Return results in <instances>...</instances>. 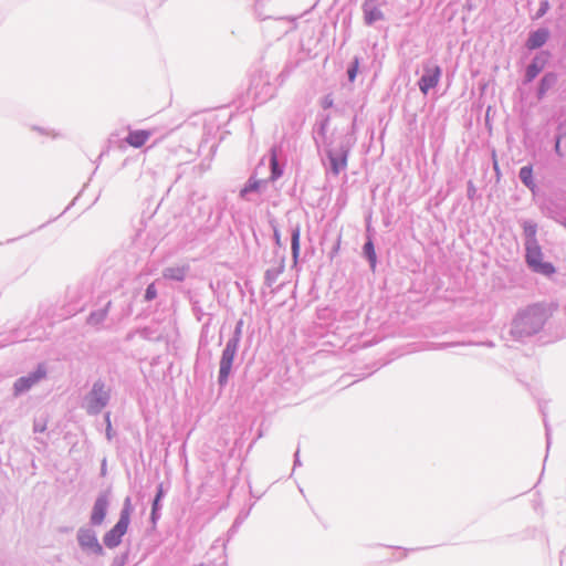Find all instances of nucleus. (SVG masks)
Masks as SVG:
<instances>
[{"label":"nucleus","instance_id":"obj_1","mask_svg":"<svg viewBox=\"0 0 566 566\" xmlns=\"http://www.w3.org/2000/svg\"><path fill=\"white\" fill-rule=\"evenodd\" d=\"M329 118H323L314 130V139L317 146L323 145L328 160V171L338 176L347 167L348 154L355 144V137L347 128H335L327 134Z\"/></svg>","mask_w":566,"mask_h":566},{"label":"nucleus","instance_id":"obj_2","mask_svg":"<svg viewBox=\"0 0 566 566\" xmlns=\"http://www.w3.org/2000/svg\"><path fill=\"white\" fill-rule=\"evenodd\" d=\"M547 319L546 310L541 305H532L517 313L511 326L510 334L516 340H524L537 334Z\"/></svg>","mask_w":566,"mask_h":566},{"label":"nucleus","instance_id":"obj_3","mask_svg":"<svg viewBox=\"0 0 566 566\" xmlns=\"http://www.w3.org/2000/svg\"><path fill=\"white\" fill-rule=\"evenodd\" d=\"M111 389L102 380H96L83 399L82 408L91 415H98L109 402Z\"/></svg>","mask_w":566,"mask_h":566},{"label":"nucleus","instance_id":"obj_4","mask_svg":"<svg viewBox=\"0 0 566 566\" xmlns=\"http://www.w3.org/2000/svg\"><path fill=\"white\" fill-rule=\"evenodd\" d=\"M132 512L133 505L130 497H126L117 523L103 537L106 547L115 548L122 543V537L128 530Z\"/></svg>","mask_w":566,"mask_h":566},{"label":"nucleus","instance_id":"obj_5","mask_svg":"<svg viewBox=\"0 0 566 566\" xmlns=\"http://www.w3.org/2000/svg\"><path fill=\"white\" fill-rule=\"evenodd\" d=\"M543 256L539 243L525 247V260L528 268L533 272L549 276L555 273V268L551 262L543 261Z\"/></svg>","mask_w":566,"mask_h":566},{"label":"nucleus","instance_id":"obj_6","mask_svg":"<svg viewBox=\"0 0 566 566\" xmlns=\"http://www.w3.org/2000/svg\"><path fill=\"white\" fill-rule=\"evenodd\" d=\"M238 349L239 345L234 344V342L226 343L219 361L218 384L220 387H224L228 384Z\"/></svg>","mask_w":566,"mask_h":566},{"label":"nucleus","instance_id":"obj_7","mask_svg":"<svg viewBox=\"0 0 566 566\" xmlns=\"http://www.w3.org/2000/svg\"><path fill=\"white\" fill-rule=\"evenodd\" d=\"M76 539L82 548L87 554L103 555L104 549L97 539L96 532L88 526H82L78 528Z\"/></svg>","mask_w":566,"mask_h":566},{"label":"nucleus","instance_id":"obj_8","mask_svg":"<svg viewBox=\"0 0 566 566\" xmlns=\"http://www.w3.org/2000/svg\"><path fill=\"white\" fill-rule=\"evenodd\" d=\"M442 75V70L436 63L429 61L423 64V73L418 82L419 90L427 95L431 88H434Z\"/></svg>","mask_w":566,"mask_h":566},{"label":"nucleus","instance_id":"obj_9","mask_svg":"<svg viewBox=\"0 0 566 566\" xmlns=\"http://www.w3.org/2000/svg\"><path fill=\"white\" fill-rule=\"evenodd\" d=\"M45 376H46L45 367L43 365H39L34 371L29 373L27 376H22L14 381L13 395L15 397H19V396L28 392L40 380L45 378Z\"/></svg>","mask_w":566,"mask_h":566},{"label":"nucleus","instance_id":"obj_10","mask_svg":"<svg viewBox=\"0 0 566 566\" xmlns=\"http://www.w3.org/2000/svg\"><path fill=\"white\" fill-rule=\"evenodd\" d=\"M549 59V53L546 51L538 52L527 65L524 75V83L533 82L537 75L544 70Z\"/></svg>","mask_w":566,"mask_h":566},{"label":"nucleus","instance_id":"obj_11","mask_svg":"<svg viewBox=\"0 0 566 566\" xmlns=\"http://www.w3.org/2000/svg\"><path fill=\"white\" fill-rule=\"evenodd\" d=\"M109 506V500L106 493L99 494L93 505L90 522L93 526H99L103 524L107 510Z\"/></svg>","mask_w":566,"mask_h":566},{"label":"nucleus","instance_id":"obj_12","mask_svg":"<svg viewBox=\"0 0 566 566\" xmlns=\"http://www.w3.org/2000/svg\"><path fill=\"white\" fill-rule=\"evenodd\" d=\"M548 38L549 31L545 28H541L530 33L525 45L528 50H536L542 48L547 42Z\"/></svg>","mask_w":566,"mask_h":566},{"label":"nucleus","instance_id":"obj_13","mask_svg":"<svg viewBox=\"0 0 566 566\" xmlns=\"http://www.w3.org/2000/svg\"><path fill=\"white\" fill-rule=\"evenodd\" d=\"M363 12L364 21L367 25H371L384 19L382 11L375 3L364 2Z\"/></svg>","mask_w":566,"mask_h":566},{"label":"nucleus","instance_id":"obj_14","mask_svg":"<svg viewBox=\"0 0 566 566\" xmlns=\"http://www.w3.org/2000/svg\"><path fill=\"white\" fill-rule=\"evenodd\" d=\"M150 136L151 133L149 130H129L127 137L125 138V142L134 148H139L146 144Z\"/></svg>","mask_w":566,"mask_h":566},{"label":"nucleus","instance_id":"obj_15","mask_svg":"<svg viewBox=\"0 0 566 566\" xmlns=\"http://www.w3.org/2000/svg\"><path fill=\"white\" fill-rule=\"evenodd\" d=\"M189 272V265H176L168 266L163 271V276L167 280H172L177 282H182Z\"/></svg>","mask_w":566,"mask_h":566},{"label":"nucleus","instance_id":"obj_16","mask_svg":"<svg viewBox=\"0 0 566 566\" xmlns=\"http://www.w3.org/2000/svg\"><path fill=\"white\" fill-rule=\"evenodd\" d=\"M558 76L554 72H547L539 81L537 98L542 99L546 93L557 83Z\"/></svg>","mask_w":566,"mask_h":566},{"label":"nucleus","instance_id":"obj_17","mask_svg":"<svg viewBox=\"0 0 566 566\" xmlns=\"http://www.w3.org/2000/svg\"><path fill=\"white\" fill-rule=\"evenodd\" d=\"M522 227H523L525 247L538 243V241L536 239L537 223L532 220H524L522 222Z\"/></svg>","mask_w":566,"mask_h":566},{"label":"nucleus","instance_id":"obj_18","mask_svg":"<svg viewBox=\"0 0 566 566\" xmlns=\"http://www.w3.org/2000/svg\"><path fill=\"white\" fill-rule=\"evenodd\" d=\"M300 238H301V227L300 224H295L291 229V251L292 258L294 262L297 261L300 255Z\"/></svg>","mask_w":566,"mask_h":566},{"label":"nucleus","instance_id":"obj_19","mask_svg":"<svg viewBox=\"0 0 566 566\" xmlns=\"http://www.w3.org/2000/svg\"><path fill=\"white\" fill-rule=\"evenodd\" d=\"M518 177H520L521 181L523 182V185L525 187H527L531 190H534L535 182H534V179H533V168H532V166H523L520 169Z\"/></svg>","mask_w":566,"mask_h":566},{"label":"nucleus","instance_id":"obj_20","mask_svg":"<svg viewBox=\"0 0 566 566\" xmlns=\"http://www.w3.org/2000/svg\"><path fill=\"white\" fill-rule=\"evenodd\" d=\"M270 167H271V180H277L283 175V168L280 166L277 161L276 150L275 148L271 149L270 156Z\"/></svg>","mask_w":566,"mask_h":566},{"label":"nucleus","instance_id":"obj_21","mask_svg":"<svg viewBox=\"0 0 566 566\" xmlns=\"http://www.w3.org/2000/svg\"><path fill=\"white\" fill-rule=\"evenodd\" d=\"M363 252H364V255L366 256V259L368 260L370 268L375 269L377 256H376L374 243L370 239H368L365 242V244L363 247Z\"/></svg>","mask_w":566,"mask_h":566},{"label":"nucleus","instance_id":"obj_22","mask_svg":"<svg viewBox=\"0 0 566 566\" xmlns=\"http://www.w3.org/2000/svg\"><path fill=\"white\" fill-rule=\"evenodd\" d=\"M260 186H261V181L260 180H256L254 178H250L248 180V182L245 184V186L241 189L240 196L242 198L249 200V197H248L249 193L258 191Z\"/></svg>","mask_w":566,"mask_h":566},{"label":"nucleus","instance_id":"obj_23","mask_svg":"<svg viewBox=\"0 0 566 566\" xmlns=\"http://www.w3.org/2000/svg\"><path fill=\"white\" fill-rule=\"evenodd\" d=\"M282 271L283 265L268 269L264 274L265 284L271 287L276 282Z\"/></svg>","mask_w":566,"mask_h":566},{"label":"nucleus","instance_id":"obj_24","mask_svg":"<svg viewBox=\"0 0 566 566\" xmlns=\"http://www.w3.org/2000/svg\"><path fill=\"white\" fill-rule=\"evenodd\" d=\"M106 315H107L106 310H99V311L93 312L90 314V316L87 318V323L90 325H98L105 319Z\"/></svg>","mask_w":566,"mask_h":566},{"label":"nucleus","instance_id":"obj_25","mask_svg":"<svg viewBox=\"0 0 566 566\" xmlns=\"http://www.w3.org/2000/svg\"><path fill=\"white\" fill-rule=\"evenodd\" d=\"M243 331V321L240 319L237 322L232 336L228 339V342H234V344L240 345L242 338Z\"/></svg>","mask_w":566,"mask_h":566},{"label":"nucleus","instance_id":"obj_26","mask_svg":"<svg viewBox=\"0 0 566 566\" xmlns=\"http://www.w3.org/2000/svg\"><path fill=\"white\" fill-rule=\"evenodd\" d=\"M164 497V488H163V484H159L158 488H157V493H156V496L153 501V504L151 506L155 507V510H159L160 509V501L161 499Z\"/></svg>","mask_w":566,"mask_h":566},{"label":"nucleus","instance_id":"obj_27","mask_svg":"<svg viewBox=\"0 0 566 566\" xmlns=\"http://www.w3.org/2000/svg\"><path fill=\"white\" fill-rule=\"evenodd\" d=\"M157 296V289L154 283L149 284L145 291V301L149 302L156 298Z\"/></svg>","mask_w":566,"mask_h":566},{"label":"nucleus","instance_id":"obj_28","mask_svg":"<svg viewBox=\"0 0 566 566\" xmlns=\"http://www.w3.org/2000/svg\"><path fill=\"white\" fill-rule=\"evenodd\" d=\"M358 71V59H355L353 64L347 70V76L350 82H354Z\"/></svg>","mask_w":566,"mask_h":566},{"label":"nucleus","instance_id":"obj_29","mask_svg":"<svg viewBox=\"0 0 566 566\" xmlns=\"http://www.w3.org/2000/svg\"><path fill=\"white\" fill-rule=\"evenodd\" d=\"M46 430V421L45 419L39 418L33 422V431L34 432H44Z\"/></svg>","mask_w":566,"mask_h":566},{"label":"nucleus","instance_id":"obj_30","mask_svg":"<svg viewBox=\"0 0 566 566\" xmlns=\"http://www.w3.org/2000/svg\"><path fill=\"white\" fill-rule=\"evenodd\" d=\"M127 557H128V554L125 553V554H122L119 556H116L113 562H112V565L111 566H125L126 565V562H127Z\"/></svg>","mask_w":566,"mask_h":566},{"label":"nucleus","instance_id":"obj_31","mask_svg":"<svg viewBox=\"0 0 566 566\" xmlns=\"http://www.w3.org/2000/svg\"><path fill=\"white\" fill-rule=\"evenodd\" d=\"M548 9H549L548 1L547 0L542 1L541 4H539L538 10L536 12V18L538 19V18L543 17L544 14H546Z\"/></svg>","mask_w":566,"mask_h":566},{"label":"nucleus","instance_id":"obj_32","mask_svg":"<svg viewBox=\"0 0 566 566\" xmlns=\"http://www.w3.org/2000/svg\"><path fill=\"white\" fill-rule=\"evenodd\" d=\"M333 103H334L333 97H332L331 95H326V96L323 98V101H322V106H323L324 108H329V107H332V106H333Z\"/></svg>","mask_w":566,"mask_h":566},{"label":"nucleus","instance_id":"obj_33","mask_svg":"<svg viewBox=\"0 0 566 566\" xmlns=\"http://www.w3.org/2000/svg\"><path fill=\"white\" fill-rule=\"evenodd\" d=\"M560 140H562V136H556V140H555V147H554V150L555 153L562 157L563 156V153H562V149H560Z\"/></svg>","mask_w":566,"mask_h":566},{"label":"nucleus","instance_id":"obj_34","mask_svg":"<svg viewBox=\"0 0 566 566\" xmlns=\"http://www.w3.org/2000/svg\"><path fill=\"white\" fill-rule=\"evenodd\" d=\"M158 511H159V510H155V507H154V506H151V516H150V518H151V522H153L154 524L156 523L157 518L159 517V515H158Z\"/></svg>","mask_w":566,"mask_h":566},{"label":"nucleus","instance_id":"obj_35","mask_svg":"<svg viewBox=\"0 0 566 566\" xmlns=\"http://www.w3.org/2000/svg\"><path fill=\"white\" fill-rule=\"evenodd\" d=\"M106 436H107V439H108V440H111V439H112V426L106 427Z\"/></svg>","mask_w":566,"mask_h":566},{"label":"nucleus","instance_id":"obj_36","mask_svg":"<svg viewBox=\"0 0 566 566\" xmlns=\"http://www.w3.org/2000/svg\"><path fill=\"white\" fill-rule=\"evenodd\" d=\"M301 462H300V458H298V450L295 452V460H294V467H297L300 465Z\"/></svg>","mask_w":566,"mask_h":566},{"label":"nucleus","instance_id":"obj_37","mask_svg":"<svg viewBox=\"0 0 566 566\" xmlns=\"http://www.w3.org/2000/svg\"><path fill=\"white\" fill-rule=\"evenodd\" d=\"M545 428H546V437H547V448L549 447V443H551V440H549V430H548V427H547V423L545 422Z\"/></svg>","mask_w":566,"mask_h":566},{"label":"nucleus","instance_id":"obj_38","mask_svg":"<svg viewBox=\"0 0 566 566\" xmlns=\"http://www.w3.org/2000/svg\"><path fill=\"white\" fill-rule=\"evenodd\" d=\"M105 422H106V426H107V427L112 426V424H111V416H109V413H106V415H105Z\"/></svg>","mask_w":566,"mask_h":566},{"label":"nucleus","instance_id":"obj_39","mask_svg":"<svg viewBox=\"0 0 566 566\" xmlns=\"http://www.w3.org/2000/svg\"><path fill=\"white\" fill-rule=\"evenodd\" d=\"M473 191H474V188L472 187V184L470 182V187L468 189L469 196H471V193H473Z\"/></svg>","mask_w":566,"mask_h":566},{"label":"nucleus","instance_id":"obj_40","mask_svg":"<svg viewBox=\"0 0 566 566\" xmlns=\"http://www.w3.org/2000/svg\"><path fill=\"white\" fill-rule=\"evenodd\" d=\"M473 191H474V188L472 187V184L470 182V187L468 189L469 196H471V193H473Z\"/></svg>","mask_w":566,"mask_h":566},{"label":"nucleus","instance_id":"obj_41","mask_svg":"<svg viewBox=\"0 0 566 566\" xmlns=\"http://www.w3.org/2000/svg\"><path fill=\"white\" fill-rule=\"evenodd\" d=\"M376 0H365V2L375 3Z\"/></svg>","mask_w":566,"mask_h":566}]
</instances>
